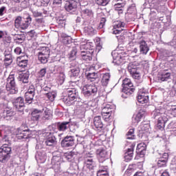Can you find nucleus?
Instances as JSON below:
<instances>
[{
    "mask_svg": "<svg viewBox=\"0 0 176 176\" xmlns=\"http://www.w3.org/2000/svg\"><path fill=\"white\" fill-rule=\"evenodd\" d=\"M3 141L6 143L0 148V162L1 163H8L10 160L12 147L9 146L10 141L6 138V136L3 138Z\"/></svg>",
    "mask_w": 176,
    "mask_h": 176,
    "instance_id": "nucleus-1",
    "label": "nucleus"
},
{
    "mask_svg": "<svg viewBox=\"0 0 176 176\" xmlns=\"http://www.w3.org/2000/svg\"><path fill=\"white\" fill-rule=\"evenodd\" d=\"M20 16L16 17L14 20V27L18 30H27L30 25H31V23H32V18L31 15L26 14V16L23 18Z\"/></svg>",
    "mask_w": 176,
    "mask_h": 176,
    "instance_id": "nucleus-2",
    "label": "nucleus"
},
{
    "mask_svg": "<svg viewBox=\"0 0 176 176\" xmlns=\"http://www.w3.org/2000/svg\"><path fill=\"white\" fill-rule=\"evenodd\" d=\"M67 96H65L63 99V102L69 107L72 105L79 98V94L78 91L74 88L67 89L66 90Z\"/></svg>",
    "mask_w": 176,
    "mask_h": 176,
    "instance_id": "nucleus-3",
    "label": "nucleus"
},
{
    "mask_svg": "<svg viewBox=\"0 0 176 176\" xmlns=\"http://www.w3.org/2000/svg\"><path fill=\"white\" fill-rule=\"evenodd\" d=\"M122 95L123 98H127L130 97L134 91H135V88H134V85L131 82L130 78H125L122 81Z\"/></svg>",
    "mask_w": 176,
    "mask_h": 176,
    "instance_id": "nucleus-4",
    "label": "nucleus"
},
{
    "mask_svg": "<svg viewBox=\"0 0 176 176\" xmlns=\"http://www.w3.org/2000/svg\"><path fill=\"white\" fill-rule=\"evenodd\" d=\"M7 90L10 91V94H16L19 89L16 85V81L14 80V75H10L7 78V83L6 86Z\"/></svg>",
    "mask_w": 176,
    "mask_h": 176,
    "instance_id": "nucleus-5",
    "label": "nucleus"
},
{
    "mask_svg": "<svg viewBox=\"0 0 176 176\" xmlns=\"http://www.w3.org/2000/svg\"><path fill=\"white\" fill-rule=\"evenodd\" d=\"M98 89L96 85H87L82 88V94L85 97L94 96L97 94Z\"/></svg>",
    "mask_w": 176,
    "mask_h": 176,
    "instance_id": "nucleus-6",
    "label": "nucleus"
},
{
    "mask_svg": "<svg viewBox=\"0 0 176 176\" xmlns=\"http://www.w3.org/2000/svg\"><path fill=\"white\" fill-rule=\"evenodd\" d=\"M12 105L14 108L19 112H24L25 108V103L24 102V98L20 96L12 100Z\"/></svg>",
    "mask_w": 176,
    "mask_h": 176,
    "instance_id": "nucleus-7",
    "label": "nucleus"
},
{
    "mask_svg": "<svg viewBox=\"0 0 176 176\" xmlns=\"http://www.w3.org/2000/svg\"><path fill=\"white\" fill-rule=\"evenodd\" d=\"M43 136L45 138V143L47 146H53L57 144V139L52 132H45L43 133Z\"/></svg>",
    "mask_w": 176,
    "mask_h": 176,
    "instance_id": "nucleus-8",
    "label": "nucleus"
},
{
    "mask_svg": "<svg viewBox=\"0 0 176 176\" xmlns=\"http://www.w3.org/2000/svg\"><path fill=\"white\" fill-rule=\"evenodd\" d=\"M61 163H63V158L60 155H53L51 164L55 173H58L61 170Z\"/></svg>",
    "mask_w": 176,
    "mask_h": 176,
    "instance_id": "nucleus-9",
    "label": "nucleus"
},
{
    "mask_svg": "<svg viewBox=\"0 0 176 176\" xmlns=\"http://www.w3.org/2000/svg\"><path fill=\"white\" fill-rule=\"evenodd\" d=\"M75 144V137L72 135L65 136L60 142L62 148H69V146H74Z\"/></svg>",
    "mask_w": 176,
    "mask_h": 176,
    "instance_id": "nucleus-10",
    "label": "nucleus"
},
{
    "mask_svg": "<svg viewBox=\"0 0 176 176\" xmlns=\"http://www.w3.org/2000/svg\"><path fill=\"white\" fill-rule=\"evenodd\" d=\"M4 64L6 67H9L13 63V55H12V47L6 48L3 52Z\"/></svg>",
    "mask_w": 176,
    "mask_h": 176,
    "instance_id": "nucleus-11",
    "label": "nucleus"
},
{
    "mask_svg": "<svg viewBox=\"0 0 176 176\" xmlns=\"http://www.w3.org/2000/svg\"><path fill=\"white\" fill-rule=\"evenodd\" d=\"M65 10L69 13L76 12V10L78 9V2H76L75 0L67 1L65 5Z\"/></svg>",
    "mask_w": 176,
    "mask_h": 176,
    "instance_id": "nucleus-12",
    "label": "nucleus"
},
{
    "mask_svg": "<svg viewBox=\"0 0 176 176\" xmlns=\"http://www.w3.org/2000/svg\"><path fill=\"white\" fill-rule=\"evenodd\" d=\"M149 98L148 92L145 89H140L138 95V100L141 104H146Z\"/></svg>",
    "mask_w": 176,
    "mask_h": 176,
    "instance_id": "nucleus-13",
    "label": "nucleus"
},
{
    "mask_svg": "<svg viewBox=\"0 0 176 176\" xmlns=\"http://www.w3.org/2000/svg\"><path fill=\"white\" fill-rule=\"evenodd\" d=\"M96 155L100 163H102L106 159H108V152L102 147L96 150Z\"/></svg>",
    "mask_w": 176,
    "mask_h": 176,
    "instance_id": "nucleus-14",
    "label": "nucleus"
},
{
    "mask_svg": "<svg viewBox=\"0 0 176 176\" xmlns=\"http://www.w3.org/2000/svg\"><path fill=\"white\" fill-rule=\"evenodd\" d=\"M113 57V63L116 64V65H120L123 60H124V57L122 56V54H119L118 51H113L111 53Z\"/></svg>",
    "mask_w": 176,
    "mask_h": 176,
    "instance_id": "nucleus-15",
    "label": "nucleus"
},
{
    "mask_svg": "<svg viewBox=\"0 0 176 176\" xmlns=\"http://www.w3.org/2000/svg\"><path fill=\"white\" fill-rule=\"evenodd\" d=\"M70 72L71 76H79V74L80 73V69L76 61L73 60L70 63Z\"/></svg>",
    "mask_w": 176,
    "mask_h": 176,
    "instance_id": "nucleus-16",
    "label": "nucleus"
},
{
    "mask_svg": "<svg viewBox=\"0 0 176 176\" xmlns=\"http://www.w3.org/2000/svg\"><path fill=\"white\" fill-rule=\"evenodd\" d=\"M128 70L134 79H140L141 74H140V69H137V67L131 65L128 67Z\"/></svg>",
    "mask_w": 176,
    "mask_h": 176,
    "instance_id": "nucleus-17",
    "label": "nucleus"
},
{
    "mask_svg": "<svg viewBox=\"0 0 176 176\" xmlns=\"http://www.w3.org/2000/svg\"><path fill=\"white\" fill-rule=\"evenodd\" d=\"M28 56H20L16 58V64L21 68H25L28 65Z\"/></svg>",
    "mask_w": 176,
    "mask_h": 176,
    "instance_id": "nucleus-18",
    "label": "nucleus"
},
{
    "mask_svg": "<svg viewBox=\"0 0 176 176\" xmlns=\"http://www.w3.org/2000/svg\"><path fill=\"white\" fill-rule=\"evenodd\" d=\"M168 122V118L167 116L162 115L158 118L157 124V128L159 130H162L164 129V126H166V123Z\"/></svg>",
    "mask_w": 176,
    "mask_h": 176,
    "instance_id": "nucleus-19",
    "label": "nucleus"
},
{
    "mask_svg": "<svg viewBox=\"0 0 176 176\" xmlns=\"http://www.w3.org/2000/svg\"><path fill=\"white\" fill-rule=\"evenodd\" d=\"M71 124L69 123V122H58L56 124V129L58 130V131H61V132H64V131H67V130H68V129H69Z\"/></svg>",
    "mask_w": 176,
    "mask_h": 176,
    "instance_id": "nucleus-20",
    "label": "nucleus"
},
{
    "mask_svg": "<svg viewBox=\"0 0 176 176\" xmlns=\"http://www.w3.org/2000/svg\"><path fill=\"white\" fill-rule=\"evenodd\" d=\"M43 113V109L39 110L38 109H34L32 111L31 120H33L34 122H38V120H39V118H42Z\"/></svg>",
    "mask_w": 176,
    "mask_h": 176,
    "instance_id": "nucleus-21",
    "label": "nucleus"
},
{
    "mask_svg": "<svg viewBox=\"0 0 176 176\" xmlns=\"http://www.w3.org/2000/svg\"><path fill=\"white\" fill-rule=\"evenodd\" d=\"M124 25H126V23L121 21H117L114 24V30L113 31V34H115L117 35V34H120L122 31H123V28H124Z\"/></svg>",
    "mask_w": 176,
    "mask_h": 176,
    "instance_id": "nucleus-22",
    "label": "nucleus"
},
{
    "mask_svg": "<svg viewBox=\"0 0 176 176\" xmlns=\"http://www.w3.org/2000/svg\"><path fill=\"white\" fill-rule=\"evenodd\" d=\"M140 52L142 54H147L149 52V47L145 41H141L139 42Z\"/></svg>",
    "mask_w": 176,
    "mask_h": 176,
    "instance_id": "nucleus-23",
    "label": "nucleus"
},
{
    "mask_svg": "<svg viewBox=\"0 0 176 176\" xmlns=\"http://www.w3.org/2000/svg\"><path fill=\"white\" fill-rule=\"evenodd\" d=\"M107 113L109 115V116H111V115L113 113V108H112V106H110L109 104H107L102 109V111H101L102 116H105Z\"/></svg>",
    "mask_w": 176,
    "mask_h": 176,
    "instance_id": "nucleus-24",
    "label": "nucleus"
},
{
    "mask_svg": "<svg viewBox=\"0 0 176 176\" xmlns=\"http://www.w3.org/2000/svg\"><path fill=\"white\" fill-rule=\"evenodd\" d=\"M18 78L21 82H23V83H28V79L30 78V72L19 74Z\"/></svg>",
    "mask_w": 176,
    "mask_h": 176,
    "instance_id": "nucleus-25",
    "label": "nucleus"
},
{
    "mask_svg": "<svg viewBox=\"0 0 176 176\" xmlns=\"http://www.w3.org/2000/svg\"><path fill=\"white\" fill-rule=\"evenodd\" d=\"M94 124L96 129H102L104 127V124L101 120V116H97L94 118Z\"/></svg>",
    "mask_w": 176,
    "mask_h": 176,
    "instance_id": "nucleus-26",
    "label": "nucleus"
},
{
    "mask_svg": "<svg viewBox=\"0 0 176 176\" xmlns=\"http://www.w3.org/2000/svg\"><path fill=\"white\" fill-rule=\"evenodd\" d=\"M111 79V74L109 73H106L102 74L101 79V84L102 86L107 87L109 83V80Z\"/></svg>",
    "mask_w": 176,
    "mask_h": 176,
    "instance_id": "nucleus-27",
    "label": "nucleus"
},
{
    "mask_svg": "<svg viewBox=\"0 0 176 176\" xmlns=\"http://www.w3.org/2000/svg\"><path fill=\"white\" fill-rule=\"evenodd\" d=\"M159 79L161 80L162 82H167V80L171 79V73L164 71L159 77Z\"/></svg>",
    "mask_w": 176,
    "mask_h": 176,
    "instance_id": "nucleus-28",
    "label": "nucleus"
},
{
    "mask_svg": "<svg viewBox=\"0 0 176 176\" xmlns=\"http://www.w3.org/2000/svg\"><path fill=\"white\" fill-rule=\"evenodd\" d=\"M87 78L91 82H94V80H97V79H99L100 74L98 72L88 73L87 75Z\"/></svg>",
    "mask_w": 176,
    "mask_h": 176,
    "instance_id": "nucleus-29",
    "label": "nucleus"
},
{
    "mask_svg": "<svg viewBox=\"0 0 176 176\" xmlns=\"http://www.w3.org/2000/svg\"><path fill=\"white\" fill-rule=\"evenodd\" d=\"M38 54L41 56H50V49L48 47H42L40 48V51L38 52Z\"/></svg>",
    "mask_w": 176,
    "mask_h": 176,
    "instance_id": "nucleus-30",
    "label": "nucleus"
},
{
    "mask_svg": "<svg viewBox=\"0 0 176 176\" xmlns=\"http://www.w3.org/2000/svg\"><path fill=\"white\" fill-rule=\"evenodd\" d=\"M81 58L84 61H91L93 58L91 57V54L89 52H85V51L81 52Z\"/></svg>",
    "mask_w": 176,
    "mask_h": 176,
    "instance_id": "nucleus-31",
    "label": "nucleus"
},
{
    "mask_svg": "<svg viewBox=\"0 0 176 176\" xmlns=\"http://www.w3.org/2000/svg\"><path fill=\"white\" fill-rule=\"evenodd\" d=\"M97 176H109L108 168L107 167L100 168L97 172Z\"/></svg>",
    "mask_w": 176,
    "mask_h": 176,
    "instance_id": "nucleus-32",
    "label": "nucleus"
},
{
    "mask_svg": "<svg viewBox=\"0 0 176 176\" xmlns=\"http://www.w3.org/2000/svg\"><path fill=\"white\" fill-rule=\"evenodd\" d=\"M82 16L84 17H93L94 14L93 11L90 9H85L82 10Z\"/></svg>",
    "mask_w": 176,
    "mask_h": 176,
    "instance_id": "nucleus-33",
    "label": "nucleus"
},
{
    "mask_svg": "<svg viewBox=\"0 0 176 176\" xmlns=\"http://www.w3.org/2000/svg\"><path fill=\"white\" fill-rule=\"evenodd\" d=\"M46 97L50 100V101H54V98H56V96H57V93L54 91H51L47 94H45Z\"/></svg>",
    "mask_w": 176,
    "mask_h": 176,
    "instance_id": "nucleus-34",
    "label": "nucleus"
},
{
    "mask_svg": "<svg viewBox=\"0 0 176 176\" xmlns=\"http://www.w3.org/2000/svg\"><path fill=\"white\" fill-rule=\"evenodd\" d=\"M35 95L31 94H25V100L28 104H32L34 101V97Z\"/></svg>",
    "mask_w": 176,
    "mask_h": 176,
    "instance_id": "nucleus-35",
    "label": "nucleus"
},
{
    "mask_svg": "<svg viewBox=\"0 0 176 176\" xmlns=\"http://www.w3.org/2000/svg\"><path fill=\"white\" fill-rule=\"evenodd\" d=\"M42 115V120H49V119H50V110H49L48 109H45L44 110V113Z\"/></svg>",
    "mask_w": 176,
    "mask_h": 176,
    "instance_id": "nucleus-36",
    "label": "nucleus"
},
{
    "mask_svg": "<svg viewBox=\"0 0 176 176\" xmlns=\"http://www.w3.org/2000/svg\"><path fill=\"white\" fill-rule=\"evenodd\" d=\"M144 117V114L141 112H139L133 118V120L135 123H140L141 122V119Z\"/></svg>",
    "mask_w": 176,
    "mask_h": 176,
    "instance_id": "nucleus-37",
    "label": "nucleus"
},
{
    "mask_svg": "<svg viewBox=\"0 0 176 176\" xmlns=\"http://www.w3.org/2000/svg\"><path fill=\"white\" fill-rule=\"evenodd\" d=\"M8 89L6 87H0V98H5L6 97V94H8Z\"/></svg>",
    "mask_w": 176,
    "mask_h": 176,
    "instance_id": "nucleus-38",
    "label": "nucleus"
},
{
    "mask_svg": "<svg viewBox=\"0 0 176 176\" xmlns=\"http://www.w3.org/2000/svg\"><path fill=\"white\" fill-rule=\"evenodd\" d=\"M50 56H45V55H40L38 54V61H40L41 63V64H46V63H47V60L49 58Z\"/></svg>",
    "mask_w": 176,
    "mask_h": 176,
    "instance_id": "nucleus-39",
    "label": "nucleus"
},
{
    "mask_svg": "<svg viewBox=\"0 0 176 176\" xmlns=\"http://www.w3.org/2000/svg\"><path fill=\"white\" fill-rule=\"evenodd\" d=\"M167 162L166 160H163L162 158H160L157 160V167H166L167 166Z\"/></svg>",
    "mask_w": 176,
    "mask_h": 176,
    "instance_id": "nucleus-40",
    "label": "nucleus"
},
{
    "mask_svg": "<svg viewBox=\"0 0 176 176\" xmlns=\"http://www.w3.org/2000/svg\"><path fill=\"white\" fill-rule=\"evenodd\" d=\"M16 136L18 140H23V138H24V133L23 132V129L19 128L16 131Z\"/></svg>",
    "mask_w": 176,
    "mask_h": 176,
    "instance_id": "nucleus-41",
    "label": "nucleus"
},
{
    "mask_svg": "<svg viewBox=\"0 0 176 176\" xmlns=\"http://www.w3.org/2000/svg\"><path fill=\"white\" fill-rule=\"evenodd\" d=\"M135 136L134 135V129H131L126 133V140H134Z\"/></svg>",
    "mask_w": 176,
    "mask_h": 176,
    "instance_id": "nucleus-42",
    "label": "nucleus"
},
{
    "mask_svg": "<svg viewBox=\"0 0 176 176\" xmlns=\"http://www.w3.org/2000/svg\"><path fill=\"white\" fill-rule=\"evenodd\" d=\"M72 38L69 36H65L63 38L64 45H69V43H72Z\"/></svg>",
    "mask_w": 176,
    "mask_h": 176,
    "instance_id": "nucleus-43",
    "label": "nucleus"
},
{
    "mask_svg": "<svg viewBox=\"0 0 176 176\" xmlns=\"http://www.w3.org/2000/svg\"><path fill=\"white\" fill-rule=\"evenodd\" d=\"M56 21L59 25L65 27V17L63 16L61 19V17L58 16L56 17Z\"/></svg>",
    "mask_w": 176,
    "mask_h": 176,
    "instance_id": "nucleus-44",
    "label": "nucleus"
},
{
    "mask_svg": "<svg viewBox=\"0 0 176 176\" xmlns=\"http://www.w3.org/2000/svg\"><path fill=\"white\" fill-rule=\"evenodd\" d=\"M74 156H75V153L72 152L65 154V157L67 162H72V160H74Z\"/></svg>",
    "mask_w": 176,
    "mask_h": 176,
    "instance_id": "nucleus-45",
    "label": "nucleus"
},
{
    "mask_svg": "<svg viewBox=\"0 0 176 176\" xmlns=\"http://www.w3.org/2000/svg\"><path fill=\"white\" fill-rule=\"evenodd\" d=\"M126 4H124V0H122V3H116L114 5V8L116 10H122V8H124Z\"/></svg>",
    "mask_w": 176,
    "mask_h": 176,
    "instance_id": "nucleus-46",
    "label": "nucleus"
},
{
    "mask_svg": "<svg viewBox=\"0 0 176 176\" xmlns=\"http://www.w3.org/2000/svg\"><path fill=\"white\" fill-rule=\"evenodd\" d=\"M140 129L144 133H148V131H149V124H144L140 125Z\"/></svg>",
    "mask_w": 176,
    "mask_h": 176,
    "instance_id": "nucleus-47",
    "label": "nucleus"
},
{
    "mask_svg": "<svg viewBox=\"0 0 176 176\" xmlns=\"http://www.w3.org/2000/svg\"><path fill=\"white\" fill-rule=\"evenodd\" d=\"M97 5H99L100 6H107V4L108 3V0H95Z\"/></svg>",
    "mask_w": 176,
    "mask_h": 176,
    "instance_id": "nucleus-48",
    "label": "nucleus"
},
{
    "mask_svg": "<svg viewBox=\"0 0 176 176\" xmlns=\"http://www.w3.org/2000/svg\"><path fill=\"white\" fill-rule=\"evenodd\" d=\"M36 159L41 160V163H45V161L46 160V156H45V155H42V153H40L36 155Z\"/></svg>",
    "mask_w": 176,
    "mask_h": 176,
    "instance_id": "nucleus-49",
    "label": "nucleus"
},
{
    "mask_svg": "<svg viewBox=\"0 0 176 176\" xmlns=\"http://www.w3.org/2000/svg\"><path fill=\"white\" fill-rule=\"evenodd\" d=\"M14 52L16 54H18L19 56H20V54H21V56H25V54H24V52H23V50H21V48L20 47H16L14 49Z\"/></svg>",
    "mask_w": 176,
    "mask_h": 176,
    "instance_id": "nucleus-50",
    "label": "nucleus"
},
{
    "mask_svg": "<svg viewBox=\"0 0 176 176\" xmlns=\"http://www.w3.org/2000/svg\"><path fill=\"white\" fill-rule=\"evenodd\" d=\"M36 23L35 25H37V27H41L43 25V23H45V21L43 18L41 19H35Z\"/></svg>",
    "mask_w": 176,
    "mask_h": 176,
    "instance_id": "nucleus-51",
    "label": "nucleus"
},
{
    "mask_svg": "<svg viewBox=\"0 0 176 176\" xmlns=\"http://www.w3.org/2000/svg\"><path fill=\"white\" fill-rule=\"evenodd\" d=\"M85 31L87 34H94V28H93V27H91V26L85 27Z\"/></svg>",
    "mask_w": 176,
    "mask_h": 176,
    "instance_id": "nucleus-52",
    "label": "nucleus"
},
{
    "mask_svg": "<svg viewBox=\"0 0 176 176\" xmlns=\"http://www.w3.org/2000/svg\"><path fill=\"white\" fill-rule=\"evenodd\" d=\"M46 68H43L38 72V77L43 78L46 75Z\"/></svg>",
    "mask_w": 176,
    "mask_h": 176,
    "instance_id": "nucleus-53",
    "label": "nucleus"
},
{
    "mask_svg": "<svg viewBox=\"0 0 176 176\" xmlns=\"http://www.w3.org/2000/svg\"><path fill=\"white\" fill-rule=\"evenodd\" d=\"M58 79L60 83H64V80H65V74L64 73H60L58 75Z\"/></svg>",
    "mask_w": 176,
    "mask_h": 176,
    "instance_id": "nucleus-54",
    "label": "nucleus"
},
{
    "mask_svg": "<svg viewBox=\"0 0 176 176\" xmlns=\"http://www.w3.org/2000/svg\"><path fill=\"white\" fill-rule=\"evenodd\" d=\"M137 10V8H135V4H132L129 8H128V12L129 13H134Z\"/></svg>",
    "mask_w": 176,
    "mask_h": 176,
    "instance_id": "nucleus-55",
    "label": "nucleus"
},
{
    "mask_svg": "<svg viewBox=\"0 0 176 176\" xmlns=\"http://www.w3.org/2000/svg\"><path fill=\"white\" fill-rule=\"evenodd\" d=\"M102 118L105 122H109L112 119V115H110L107 113L105 114V116H102Z\"/></svg>",
    "mask_w": 176,
    "mask_h": 176,
    "instance_id": "nucleus-56",
    "label": "nucleus"
},
{
    "mask_svg": "<svg viewBox=\"0 0 176 176\" xmlns=\"http://www.w3.org/2000/svg\"><path fill=\"white\" fill-rule=\"evenodd\" d=\"M134 151V148L133 147L128 148L127 152L125 153V156H133V152Z\"/></svg>",
    "mask_w": 176,
    "mask_h": 176,
    "instance_id": "nucleus-57",
    "label": "nucleus"
},
{
    "mask_svg": "<svg viewBox=\"0 0 176 176\" xmlns=\"http://www.w3.org/2000/svg\"><path fill=\"white\" fill-rule=\"evenodd\" d=\"M160 155H162V157H160V159H162L164 160H166V162H168V153H160Z\"/></svg>",
    "mask_w": 176,
    "mask_h": 176,
    "instance_id": "nucleus-58",
    "label": "nucleus"
},
{
    "mask_svg": "<svg viewBox=\"0 0 176 176\" xmlns=\"http://www.w3.org/2000/svg\"><path fill=\"white\" fill-rule=\"evenodd\" d=\"M6 13V7L2 6L0 8V16H3Z\"/></svg>",
    "mask_w": 176,
    "mask_h": 176,
    "instance_id": "nucleus-59",
    "label": "nucleus"
},
{
    "mask_svg": "<svg viewBox=\"0 0 176 176\" xmlns=\"http://www.w3.org/2000/svg\"><path fill=\"white\" fill-rule=\"evenodd\" d=\"M76 56V49H73L70 53V58H74Z\"/></svg>",
    "mask_w": 176,
    "mask_h": 176,
    "instance_id": "nucleus-60",
    "label": "nucleus"
},
{
    "mask_svg": "<svg viewBox=\"0 0 176 176\" xmlns=\"http://www.w3.org/2000/svg\"><path fill=\"white\" fill-rule=\"evenodd\" d=\"M3 41H4V43H10V42H12V37L6 36Z\"/></svg>",
    "mask_w": 176,
    "mask_h": 176,
    "instance_id": "nucleus-61",
    "label": "nucleus"
},
{
    "mask_svg": "<svg viewBox=\"0 0 176 176\" xmlns=\"http://www.w3.org/2000/svg\"><path fill=\"white\" fill-rule=\"evenodd\" d=\"M34 17H42V13L38 11L33 12Z\"/></svg>",
    "mask_w": 176,
    "mask_h": 176,
    "instance_id": "nucleus-62",
    "label": "nucleus"
},
{
    "mask_svg": "<svg viewBox=\"0 0 176 176\" xmlns=\"http://www.w3.org/2000/svg\"><path fill=\"white\" fill-rule=\"evenodd\" d=\"M170 115L176 118V107H172L170 109Z\"/></svg>",
    "mask_w": 176,
    "mask_h": 176,
    "instance_id": "nucleus-63",
    "label": "nucleus"
},
{
    "mask_svg": "<svg viewBox=\"0 0 176 176\" xmlns=\"http://www.w3.org/2000/svg\"><path fill=\"white\" fill-rule=\"evenodd\" d=\"M144 148V144H139L137 146V149L139 151V152H142Z\"/></svg>",
    "mask_w": 176,
    "mask_h": 176,
    "instance_id": "nucleus-64",
    "label": "nucleus"
}]
</instances>
